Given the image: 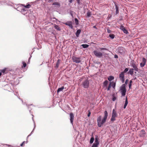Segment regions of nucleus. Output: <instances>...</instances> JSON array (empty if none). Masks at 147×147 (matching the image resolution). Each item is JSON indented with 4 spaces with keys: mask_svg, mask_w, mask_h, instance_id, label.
Returning a JSON list of instances; mask_svg holds the SVG:
<instances>
[{
    "mask_svg": "<svg viewBox=\"0 0 147 147\" xmlns=\"http://www.w3.org/2000/svg\"><path fill=\"white\" fill-rule=\"evenodd\" d=\"M105 115L102 120L101 121V116H99L97 118V122L98 127H100L106 121L108 116V113L107 111L104 112Z\"/></svg>",
    "mask_w": 147,
    "mask_h": 147,
    "instance_id": "nucleus-1",
    "label": "nucleus"
},
{
    "mask_svg": "<svg viewBox=\"0 0 147 147\" xmlns=\"http://www.w3.org/2000/svg\"><path fill=\"white\" fill-rule=\"evenodd\" d=\"M120 90L122 96H124L125 95L126 90L125 88V84H123L120 87Z\"/></svg>",
    "mask_w": 147,
    "mask_h": 147,
    "instance_id": "nucleus-2",
    "label": "nucleus"
},
{
    "mask_svg": "<svg viewBox=\"0 0 147 147\" xmlns=\"http://www.w3.org/2000/svg\"><path fill=\"white\" fill-rule=\"evenodd\" d=\"M84 88H88L89 86V82L88 79L85 80L82 82L81 84Z\"/></svg>",
    "mask_w": 147,
    "mask_h": 147,
    "instance_id": "nucleus-3",
    "label": "nucleus"
},
{
    "mask_svg": "<svg viewBox=\"0 0 147 147\" xmlns=\"http://www.w3.org/2000/svg\"><path fill=\"white\" fill-rule=\"evenodd\" d=\"M117 116V114L116 111L113 109L112 111V115L111 120L112 121H114L115 120V118Z\"/></svg>",
    "mask_w": 147,
    "mask_h": 147,
    "instance_id": "nucleus-4",
    "label": "nucleus"
},
{
    "mask_svg": "<svg viewBox=\"0 0 147 147\" xmlns=\"http://www.w3.org/2000/svg\"><path fill=\"white\" fill-rule=\"evenodd\" d=\"M94 55L97 57H101L102 56V53L99 51H94L93 52Z\"/></svg>",
    "mask_w": 147,
    "mask_h": 147,
    "instance_id": "nucleus-5",
    "label": "nucleus"
},
{
    "mask_svg": "<svg viewBox=\"0 0 147 147\" xmlns=\"http://www.w3.org/2000/svg\"><path fill=\"white\" fill-rule=\"evenodd\" d=\"M119 78L120 80L123 83L125 81L124 73L123 72H121L119 75Z\"/></svg>",
    "mask_w": 147,
    "mask_h": 147,
    "instance_id": "nucleus-6",
    "label": "nucleus"
},
{
    "mask_svg": "<svg viewBox=\"0 0 147 147\" xmlns=\"http://www.w3.org/2000/svg\"><path fill=\"white\" fill-rule=\"evenodd\" d=\"M118 51L119 53L121 54H123L125 53V49L123 47H119L118 49Z\"/></svg>",
    "mask_w": 147,
    "mask_h": 147,
    "instance_id": "nucleus-7",
    "label": "nucleus"
},
{
    "mask_svg": "<svg viewBox=\"0 0 147 147\" xmlns=\"http://www.w3.org/2000/svg\"><path fill=\"white\" fill-rule=\"evenodd\" d=\"M72 59L74 62L77 63H80L81 62V60L79 58L73 57L72 58Z\"/></svg>",
    "mask_w": 147,
    "mask_h": 147,
    "instance_id": "nucleus-8",
    "label": "nucleus"
},
{
    "mask_svg": "<svg viewBox=\"0 0 147 147\" xmlns=\"http://www.w3.org/2000/svg\"><path fill=\"white\" fill-rule=\"evenodd\" d=\"M70 116V120L71 123L73 125V122L74 120V116L73 113H71L69 114Z\"/></svg>",
    "mask_w": 147,
    "mask_h": 147,
    "instance_id": "nucleus-9",
    "label": "nucleus"
},
{
    "mask_svg": "<svg viewBox=\"0 0 147 147\" xmlns=\"http://www.w3.org/2000/svg\"><path fill=\"white\" fill-rule=\"evenodd\" d=\"M146 60L144 57L142 58V62L140 63V66L141 67H143L146 64Z\"/></svg>",
    "mask_w": 147,
    "mask_h": 147,
    "instance_id": "nucleus-10",
    "label": "nucleus"
},
{
    "mask_svg": "<svg viewBox=\"0 0 147 147\" xmlns=\"http://www.w3.org/2000/svg\"><path fill=\"white\" fill-rule=\"evenodd\" d=\"M65 24L69 26L70 28L72 29L73 27L72 26V22L71 21H68L65 23H64Z\"/></svg>",
    "mask_w": 147,
    "mask_h": 147,
    "instance_id": "nucleus-11",
    "label": "nucleus"
},
{
    "mask_svg": "<svg viewBox=\"0 0 147 147\" xmlns=\"http://www.w3.org/2000/svg\"><path fill=\"white\" fill-rule=\"evenodd\" d=\"M120 29L123 31L124 33L127 34L128 33L127 31L125 29V28L123 26H121L120 27Z\"/></svg>",
    "mask_w": 147,
    "mask_h": 147,
    "instance_id": "nucleus-12",
    "label": "nucleus"
},
{
    "mask_svg": "<svg viewBox=\"0 0 147 147\" xmlns=\"http://www.w3.org/2000/svg\"><path fill=\"white\" fill-rule=\"evenodd\" d=\"M131 65L134 69L135 70L137 71H138V69L135 63H132L131 64Z\"/></svg>",
    "mask_w": 147,
    "mask_h": 147,
    "instance_id": "nucleus-13",
    "label": "nucleus"
},
{
    "mask_svg": "<svg viewBox=\"0 0 147 147\" xmlns=\"http://www.w3.org/2000/svg\"><path fill=\"white\" fill-rule=\"evenodd\" d=\"M109 82L106 80L104 81V82H103V87H106V88H107V84H108Z\"/></svg>",
    "mask_w": 147,
    "mask_h": 147,
    "instance_id": "nucleus-14",
    "label": "nucleus"
},
{
    "mask_svg": "<svg viewBox=\"0 0 147 147\" xmlns=\"http://www.w3.org/2000/svg\"><path fill=\"white\" fill-rule=\"evenodd\" d=\"M21 5L27 8H29L31 6L29 4H27L26 5H25L24 4H22Z\"/></svg>",
    "mask_w": 147,
    "mask_h": 147,
    "instance_id": "nucleus-15",
    "label": "nucleus"
},
{
    "mask_svg": "<svg viewBox=\"0 0 147 147\" xmlns=\"http://www.w3.org/2000/svg\"><path fill=\"white\" fill-rule=\"evenodd\" d=\"M53 5H57V7H59L60 6V3L58 2H54L53 4Z\"/></svg>",
    "mask_w": 147,
    "mask_h": 147,
    "instance_id": "nucleus-16",
    "label": "nucleus"
},
{
    "mask_svg": "<svg viewBox=\"0 0 147 147\" xmlns=\"http://www.w3.org/2000/svg\"><path fill=\"white\" fill-rule=\"evenodd\" d=\"M81 32V30L80 29H78L77 31L76 34L77 37H79V34Z\"/></svg>",
    "mask_w": 147,
    "mask_h": 147,
    "instance_id": "nucleus-17",
    "label": "nucleus"
},
{
    "mask_svg": "<svg viewBox=\"0 0 147 147\" xmlns=\"http://www.w3.org/2000/svg\"><path fill=\"white\" fill-rule=\"evenodd\" d=\"M54 27L58 31H60L61 30L60 28L58 26L55 24H54Z\"/></svg>",
    "mask_w": 147,
    "mask_h": 147,
    "instance_id": "nucleus-18",
    "label": "nucleus"
},
{
    "mask_svg": "<svg viewBox=\"0 0 147 147\" xmlns=\"http://www.w3.org/2000/svg\"><path fill=\"white\" fill-rule=\"evenodd\" d=\"M134 73V69L132 68H131L129 69V70L128 72V73L131 74V75H132Z\"/></svg>",
    "mask_w": 147,
    "mask_h": 147,
    "instance_id": "nucleus-19",
    "label": "nucleus"
},
{
    "mask_svg": "<svg viewBox=\"0 0 147 147\" xmlns=\"http://www.w3.org/2000/svg\"><path fill=\"white\" fill-rule=\"evenodd\" d=\"M128 104V100H127V97H126L125 99V104L123 107L124 109H125L126 107L127 106V105Z\"/></svg>",
    "mask_w": 147,
    "mask_h": 147,
    "instance_id": "nucleus-20",
    "label": "nucleus"
},
{
    "mask_svg": "<svg viewBox=\"0 0 147 147\" xmlns=\"http://www.w3.org/2000/svg\"><path fill=\"white\" fill-rule=\"evenodd\" d=\"M114 76H109L108 78V80L109 81H111L113 80L114 79Z\"/></svg>",
    "mask_w": 147,
    "mask_h": 147,
    "instance_id": "nucleus-21",
    "label": "nucleus"
},
{
    "mask_svg": "<svg viewBox=\"0 0 147 147\" xmlns=\"http://www.w3.org/2000/svg\"><path fill=\"white\" fill-rule=\"evenodd\" d=\"M64 89V86H63L61 88H58L57 90V93H58L61 91H62Z\"/></svg>",
    "mask_w": 147,
    "mask_h": 147,
    "instance_id": "nucleus-22",
    "label": "nucleus"
},
{
    "mask_svg": "<svg viewBox=\"0 0 147 147\" xmlns=\"http://www.w3.org/2000/svg\"><path fill=\"white\" fill-rule=\"evenodd\" d=\"M60 60L59 59H58L57 61L56 65V67L57 68H58L59 67V64L60 63Z\"/></svg>",
    "mask_w": 147,
    "mask_h": 147,
    "instance_id": "nucleus-23",
    "label": "nucleus"
},
{
    "mask_svg": "<svg viewBox=\"0 0 147 147\" xmlns=\"http://www.w3.org/2000/svg\"><path fill=\"white\" fill-rule=\"evenodd\" d=\"M111 86H112L113 88H115V83L114 82H111Z\"/></svg>",
    "mask_w": 147,
    "mask_h": 147,
    "instance_id": "nucleus-24",
    "label": "nucleus"
},
{
    "mask_svg": "<svg viewBox=\"0 0 147 147\" xmlns=\"http://www.w3.org/2000/svg\"><path fill=\"white\" fill-rule=\"evenodd\" d=\"M99 143H94L92 147H97Z\"/></svg>",
    "mask_w": 147,
    "mask_h": 147,
    "instance_id": "nucleus-25",
    "label": "nucleus"
},
{
    "mask_svg": "<svg viewBox=\"0 0 147 147\" xmlns=\"http://www.w3.org/2000/svg\"><path fill=\"white\" fill-rule=\"evenodd\" d=\"M82 46L83 48H86L89 47V45L87 44H82Z\"/></svg>",
    "mask_w": 147,
    "mask_h": 147,
    "instance_id": "nucleus-26",
    "label": "nucleus"
},
{
    "mask_svg": "<svg viewBox=\"0 0 147 147\" xmlns=\"http://www.w3.org/2000/svg\"><path fill=\"white\" fill-rule=\"evenodd\" d=\"M115 8L116 9V13L117 14L119 13V10L118 7L117 5H115Z\"/></svg>",
    "mask_w": 147,
    "mask_h": 147,
    "instance_id": "nucleus-27",
    "label": "nucleus"
},
{
    "mask_svg": "<svg viewBox=\"0 0 147 147\" xmlns=\"http://www.w3.org/2000/svg\"><path fill=\"white\" fill-rule=\"evenodd\" d=\"M109 36L112 39H113L115 37V35L113 34H110Z\"/></svg>",
    "mask_w": 147,
    "mask_h": 147,
    "instance_id": "nucleus-28",
    "label": "nucleus"
},
{
    "mask_svg": "<svg viewBox=\"0 0 147 147\" xmlns=\"http://www.w3.org/2000/svg\"><path fill=\"white\" fill-rule=\"evenodd\" d=\"M22 63L23 65V66L22 67V68H23V67L25 68L26 66V64L24 61H22Z\"/></svg>",
    "mask_w": 147,
    "mask_h": 147,
    "instance_id": "nucleus-29",
    "label": "nucleus"
},
{
    "mask_svg": "<svg viewBox=\"0 0 147 147\" xmlns=\"http://www.w3.org/2000/svg\"><path fill=\"white\" fill-rule=\"evenodd\" d=\"M6 69H4L1 70V73H3V74H5L6 73Z\"/></svg>",
    "mask_w": 147,
    "mask_h": 147,
    "instance_id": "nucleus-30",
    "label": "nucleus"
},
{
    "mask_svg": "<svg viewBox=\"0 0 147 147\" xmlns=\"http://www.w3.org/2000/svg\"><path fill=\"white\" fill-rule=\"evenodd\" d=\"M94 139L93 137H92L90 140V144H92L94 142Z\"/></svg>",
    "mask_w": 147,
    "mask_h": 147,
    "instance_id": "nucleus-31",
    "label": "nucleus"
},
{
    "mask_svg": "<svg viewBox=\"0 0 147 147\" xmlns=\"http://www.w3.org/2000/svg\"><path fill=\"white\" fill-rule=\"evenodd\" d=\"M111 87V82H110V83L107 88V90H110V88Z\"/></svg>",
    "mask_w": 147,
    "mask_h": 147,
    "instance_id": "nucleus-32",
    "label": "nucleus"
},
{
    "mask_svg": "<svg viewBox=\"0 0 147 147\" xmlns=\"http://www.w3.org/2000/svg\"><path fill=\"white\" fill-rule=\"evenodd\" d=\"M129 69L128 68H126L125 69L124 71L122 72H123L124 73H125L127 71H128Z\"/></svg>",
    "mask_w": 147,
    "mask_h": 147,
    "instance_id": "nucleus-33",
    "label": "nucleus"
},
{
    "mask_svg": "<svg viewBox=\"0 0 147 147\" xmlns=\"http://www.w3.org/2000/svg\"><path fill=\"white\" fill-rule=\"evenodd\" d=\"M75 22L76 25H78V19H75Z\"/></svg>",
    "mask_w": 147,
    "mask_h": 147,
    "instance_id": "nucleus-34",
    "label": "nucleus"
},
{
    "mask_svg": "<svg viewBox=\"0 0 147 147\" xmlns=\"http://www.w3.org/2000/svg\"><path fill=\"white\" fill-rule=\"evenodd\" d=\"M90 12H88L87 13V17H89L90 16Z\"/></svg>",
    "mask_w": 147,
    "mask_h": 147,
    "instance_id": "nucleus-35",
    "label": "nucleus"
},
{
    "mask_svg": "<svg viewBox=\"0 0 147 147\" xmlns=\"http://www.w3.org/2000/svg\"><path fill=\"white\" fill-rule=\"evenodd\" d=\"M88 117H89L90 116L91 113V112H90V110H88Z\"/></svg>",
    "mask_w": 147,
    "mask_h": 147,
    "instance_id": "nucleus-36",
    "label": "nucleus"
},
{
    "mask_svg": "<svg viewBox=\"0 0 147 147\" xmlns=\"http://www.w3.org/2000/svg\"><path fill=\"white\" fill-rule=\"evenodd\" d=\"M94 143H99L98 142V139L96 138H95V140Z\"/></svg>",
    "mask_w": 147,
    "mask_h": 147,
    "instance_id": "nucleus-37",
    "label": "nucleus"
},
{
    "mask_svg": "<svg viewBox=\"0 0 147 147\" xmlns=\"http://www.w3.org/2000/svg\"><path fill=\"white\" fill-rule=\"evenodd\" d=\"M99 49L101 50H107L106 48H100Z\"/></svg>",
    "mask_w": 147,
    "mask_h": 147,
    "instance_id": "nucleus-38",
    "label": "nucleus"
},
{
    "mask_svg": "<svg viewBox=\"0 0 147 147\" xmlns=\"http://www.w3.org/2000/svg\"><path fill=\"white\" fill-rule=\"evenodd\" d=\"M107 32L108 33H111V31L109 29H107Z\"/></svg>",
    "mask_w": 147,
    "mask_h": 147,
    "instance_id": "nucleus-39",
    "label": "nucleus"
},
{
    "mask_svg": "<svg viewBox=\"0 0 147 147\" xmlns=\"http://www.w3.org/2000/svg\"><path fill=\"white\" fill-rule=\"evenodd\" d=\"M128 79H127L126 80H125V85L126 84H127V82H128Z\"/></svg>",
    "mask_w": 147,
    "mask_h": 147,
    "instance_id": "nucleus-40",
    "label": "nucleus"
},
{
    "mask_svg": "<svg viewBox=\"0 0 147 147\" xmlns=\"http://www.w3.org/2000/svg\"><path fill=\"white\" fill-rule=\"evenodd\" d=\"M116 99V98L115 97H114L112 98V100L113 101H115Z\"/></svg>",
    "mask_w": 147,
    "mask_h": 147,
    "instance_id": "nucleus-41",
    "label": "nucleus"
},
{
    "mask_svg": "<svg viewBox=\"0 0 147 147\" xmlns=\"http://www.w3.org/2000/svg\"><path fill=\"white\" fill-rule=\"evenodd\" d=\"M131 85H132V84H129V89H130L131 87Z\"/></svg>",
    "mask_w": 147,
    "mask_h": 147,
    "instance_id": "nucleus-42",
    "label": "nucleus"
},
{
    "mask_svg": "<svg viewBox=\"0 0 147 147\" xmlns=\"http://www.w3.org/2000/svg\"><path fill=\"white\" fill-rule=\"evenodd\" d=\"M77 1V2L78 4H79L80 3V0H76Z\"/></svg>",
    "mask_w": 147,
    "mask_h": 147,
    "instance_id": "nucleus-43",
    "label": "nucleus"
},
{
    "mask_svg": "<svg viewBox=\"0 0 147 147\" xmlns=\"http://www.w3.org/2000/svg\"><path fill=\"white\" fill-rule=\"evenodd\" d=\"M53 0H48V2L49 3H50L53 1Z\"/></svg>",
    "mask_w": 147,
    "mask_h": 147,
    "instance_id": "nucleus-44",
    "label": "nucleus"
},
{
    "mask_svg": "<svg viewBox=\"0 0 147 147\" xmlns=\"http://www.w3.org/2000/svg\"><path fill=\"white\" fill-rule=\"evenodd\" d=\"M114 57L115 58H118V56L117 55H114Z\"/></svg>",
    "mask_w": 147,
    "mask_h": 147,
    "instance_id": "nucleus-45",
    "label": "nucleus"
},
{
    "mask_svg": "<svg viewBox=\"0 0 147 147\" xmlns=\"http://www.w3.org/2000/svg\"><path fill=\"white\" fill-rule=\"evenodd\" d=\"M24 144V143H22L20 145V146H22L23 144Z\"/></svg>",
    "mask_w": 147,
    "mask_h": 147,
    "instance_id": "nucleus-46",
    "label": "nucleus"
},
{
    "mask_svg": "<svg viewBox=\"0 0 147 147\" xmlns=\"http://www.w3.org/2000/svg\"><path fill=\"white\" fill-rule=\"evenodd\" d=\"M73 0H69V1L70 3H71Z\"/></svg>",
    "mask_w": 147,
    "mask_h": 147,
    "instance_id": "nucleus-47",
    "label": "nucleus"
},
{
    "mask_svg": "<svg viewBox=\"0 0 147 147\" xmlns=\"http://www.w3.org/2000/svg\"><path fill=\"white\" fill-rule=\"evenodd\" d=\"M132 82L131 80H130V84H132Z\"/></svg>",
    "mask_w": 147,
    "mask_h": 147,
    "instance_id": "nucleus-48",
    "label": "nucleus"
},
{
    "mask_svg": "<svg viewBox=\"0 0 147 147\" xmlns=\"http://www.w3.org/2000/svg\"><path fill=\"white\" fill-rule=\"evenodd\" d=\"M93 28H96V26H93Z\"/></svg>",
    "mask_w": 147,
    "mask_h": 147,
    "instance_id": "nucleus-49",
    "label": "nucleus"
},
{
    "mask_svg": "<svg viewBox=\"0 0 147 147\" xmlns=\"http://www.w3.org/2000/svg\"><path fill=\"white\" fill-rule=\"evenodd\" d=\"M22 10L23 11H26V10L25 9H22Z\"/></svg>",
    "mask_w": 147,
    "mask_h": 147,
    "instance_id": "nucleus-50",
    "label": "nucleus"
},
{
    "mask_svg": "<svg viewBox=\"0 0 147 147\" xmlns=\"http://www.w3.org/2000/svg\"><path fill=\"white\" fill-rule=\"evenodd\" d=\"M2 74H1V72H0V76H1V75Z\"/></svg>",
    "mask_w": 147,
    "mask_h": 147,
    "instance_id": "nucleus-51",
    "label": "nucleus"
},
{
    "mask_svg": "<svg viewBox=\"0 0 147 147\" xmlns=\"http://www.w3.org/2000/svg\"><path fill=\"white\" fill-rule=\"evenodd\" d=\"M22 143H24V144L26 143V142L25 141H24Z\"/></svg>",
    "mask_w": 147,
    "mask_h": 147,
    "instance_id": "nucleus-52",
    "label": "nucleus"
},
{
    "mask_svg": "<svg viewBox=\"0 0 147 147\" xmlns=\"http://www.w3.org/2000/svg\"><path fill=\"white\" fill-rule=\"evenodd\" d=\"M8 146H10V145H8Z\"/></svg>",
    "mask_w": 147,
    "mask_h": 147,
    "instance_id": "nucleus-53",
    "label": "nucleus"
}]
</instances>
